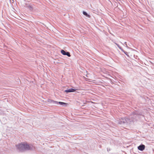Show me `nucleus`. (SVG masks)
Masks as SVG:
<instances>
[{"mask_svg": "<svg viewBox=\"0 0 154 154\" xmlns=\"http://www.w3.org/2000/svg\"><path fill=\"white\" fill-rule=\"evenodd\" d=\"M16 148L19 152H24L28 150H33L35 147L31 144L25 143H21L16 145Z\"/></svg>", "mask_w": 154, "mask_h": 154, "instance_id": "obj_1", "label": "nucleus"}, {"mask_svg": "<svg viewBox=\"0 0 154 154\" xmlns=\"http://www.w3.org/2000/svg\"><path fill=\"white\" fill-rule=\"evenodd\" d=\"M142 113L137 111L133 112V115L129 116L128 118H126L127 124H130L136 120V117H139V115H141Z\"/></svg>", "mask_w": 154, "mask_h": 154, "instance_id": "obj_2", "label": "nucleus"}, {"mask_svg": "<svg viewBox=\"0 0 154 154\" xmlns=\"http://www.w3.org/2000/svg\"><path fill=\"white\" fill-rule=\"evenodd\" d=\"M118 123L121 125L125 126L127 125L126 118H121L118 121Z\"/></svg>", "mask_w": 154, "mask_h": 154, "instance_id": "obj_3", "label": "nucleus"}, {"mask_svg": "<svg viewBox=\"0 0 154 154\" xmlns=\"http://www.w3.org/2000/svg\"><path fill=\"white\" fill-rule=\"evenodd\" d=\"M145 148V145L143 144H141L137 147L138 149L141 151L144 150Z\"/></svg>", "mask_w": 154, "mask_h": 154, "instance_id": "obj_4", "label": "nucleus"}, {"mask_svg": "<svg viewBox=\"0 0 154 154\" xmlns=\"http://www.w3.org/2000/svg\"><path fill=\"white\" fill-rule=\"evenodd\" d=\"M77 90V89H73L72 88H69V89H66L64 91L67 93L69 92H73L76 91Z\"/></svg>", "mask_w": 154, "mask_h": 154, "instance_id": "obj_5", "label": "nucleus"}, {"mask_svg": "<svg viewBox=\"0 0 154 154\" xmlns=\"http://www.w3.org/2000/svg\"><path fill=\"white\" fill-rule=\"evenodd\" d=\"M59 104L60 105H66L67 104V103L62 102H58L57 105Z\"/></svg>", "mask_w": 154, "mask_h": 154, "instance_id": "obj_6", "label": "nucleus"}, {"mask_svg": "<svg viewBox=\"0 0 154 154\" xmlns=\"http://www.w3.org/2000/svg\"><path fill=\"white\" fill-rule=\"evenodd\" d=\"M27 4H26V5H27V7L28 8L29 10L31 11H32L33 10V7L32 6L30 5H28Z\"/></svg>", "mask_w": 154, "mask_h": 154, "instance_id": "obj_7", "label": "nucleus"}, {"mask_svg": "<svg viewBox=\"0 0 154 154\" xmlns=\"http://www.w3.org/2000/svg\"><path fill=\"white\" fill-rule=\"evenodd\" d=\"M83 14L84 15H85L87 17H89L90 16L85 11H83Z\"/></svg>", "mask_w": 154, "mask_h": 154, "instance_id": "obj_8", "label": "nucleus"}, {"mask_svg": "<svg viewBox=\"0 0 154 154\" xmlns=\"http://www.w3.org/2000/svg\"><path fill=\"white\" fill-rule=\"evenodd\" d=\"M66 51L63 50H61V53L63 54V55H65L66 54Z\"/></svg>", "mask_w": 154, "mask_h": 154, "instance_id": "obj_9", "label": "nucleus"}, {"mask_svg": "<svg viewBox=\"0 0 154 154\" xmlns=\"http://www.w3.org/2000/svg\"><path fill=\"white\" fill-rule=\"evenodd\" d=\"M52 103L53 104H56V105H57L58 103V101H54L53 100L52 101Z\"/></svg>", "mask_w": 154, "mask_h": 154, "instance_id": "obj_10", "label": "nucleus"}, {"mask_svg": "<svg viewBox=\"0 0 154 154\" xmlns=\"http://www.w3.org/2000/svg\"><path fill=\"white\" fill-rule=\"evenodd\" d=\"M115 44L118 48H119L122 51H123V49L122 48V47L121 46H119V45L118 44L116 43H115Z\"/></svg>", "mask_w": 154, "mask_h": 154, "instance_id": "obj_11", "label": "nucleus"}, {"mask_svg": "<svg viewBox=\"0 0 154 154\" xmlns=\"http://www.w3.org/2000/svg\"><path fill=\"white\" fill-rule=\"evenodd\" d=\"M65 55H66L68 57H70L71 56V55L70 54V53L68 51H66V54Z\"/></svg>", "mask_w": 154, "mask_h": 154, "instance_id": "obj_12", "label": "nucleus"}, {"mask_svg": "<svg viewBox=\"0 0 154 154\" xmlns=\"http://www.w3.org/2000/svg\"><path fill=\"white\" fill-rule=\"evenodd\" d=\"M122 52H123L126 55L128 56V53L127 52L124 51L123 50V51H122Z\"/></svg>", "mask_w": 154, "mask_h": 154, "instance_id": "obj_13", "label": "nucleus"}, {"mask_svg": "<svg viewBox=\"0 0 154 154\" xmlns=\"http://www.w3.org/2000/svg\"><path fill=\"white\" fill-rule=\"evenodd\" d=\"M53 100H51V99H48V102L50 103H52V101Z\"/></svg>", "mask_w": 154, "mask_h": 154, "instance_id": "obj_14", "label": "nucleus"}, {"mask_svg": "<svg viewBox=\"0 0 154 154\" xmlns=\"http://www.w3.org/2000/svg\"><path fill=\"white\" fill-rule=\"evenodd\" d=\"M124 44L126 45V46H127V43L126 42H125L124 43Z\"/></svg>", "mask_w": 154, "mask_h": 154, "instance_id": "obj_15", "label": "nucleus"}, {"mask_svg": "<svg viewBox=\"0 0 154 154\" xmlns=\"http://www.w3.org/2000/svg\"><path fill=\"white\" fill-rule=\"evenodd\" d=\"M109 149H108H108H107V151H109Z\"/></svg>", "mask_w": 154, "mask_h": 154, "instance_id": "obj_16", "label": "nucleus"}, {"mask_svg": "<svg viewBox=\"0 0 154 154\" xmlns=\"http://www.w3.org/2000/svg\"><path fill=\"white\" fill-rule=\"evenodd\" d=\"M109 149H108H108H107V151H109Z\"/></svg>", "mask_w": 154, "mask_h": 154, "instance_id": "obj_17", "label": "nucleus"}]
</instances>
